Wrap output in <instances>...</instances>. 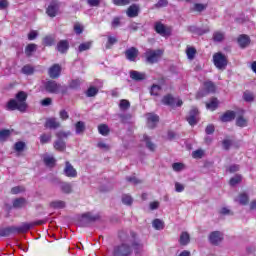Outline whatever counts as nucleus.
<instances>
[{"instance_id": "4468645a", "label": "nucleus", "mask_w": 256, "mask_h": 256, "mask_svg": "<svg viewBox=\"0 0 256 256\" xmlns=\"http://www.w3.org/2000/svg\"><path fill=\"white\" fill-rule=\"evenodd\" d=\"M235 117H237V114L233 110H227L220 116V121L222 123H229L233 120H235Z\"/></svg>"}, {"instance_id": "f3484780", "label": "nucleus", "mask_w": 256, "mask_h": 256, "mask_svg": "<svg viewBox=\"0 0 256 256\" xmlns=\"http://www.w3.org/2000/svg\"><path fill=\"white\" fill-rule=\"evenodd\" d=\"M237 41L241 49H245V47H249L251 44V38L247 34H241Z\"/></svg>"}, {"instance_id": "c03bdc74", "label": "nucleus", "mask_w": 256, "mask_h": 256, "mask_svg": "<svg viewBox=\"0 0 256 256\" xmlns=\"http://www.w3.org/2000/svg\"><path fill=\"white\" fill-rule=\"evenodd\" d=\"M225 39V34L221 31H216L213 33V41H216L217 43H221Z\"/></svg>"}, {"instance_id": "bf43d9fd", "label": "nucleus", "mask_w": 256, "mask_h": 256, "mask_svg": "<svg viewBox=\"0 0 256 256\" xmlns=\"http://www.w3.org/2000/svg\"><path fill=\"white\" fill-rule=\"evenodd\" d=\"M120 26H121V17L119 16L114 17L111 22L112 29H117V27H120Z\"/></svg>"}, {"instance_id": "9b49d317", "label": "nucleus", "mask_w": 256, "mask_h": 256, "mask_svg": "<svg viewBox=\"0 0 256 256\" xmlns=\"http://www.w3.org/2000/svg\"><path fill=\"white\" fill-rule=\"evenodd\" d=\"M199 115V110L197 108H192L189 112V116L186 118V121L191 125V127H194V125H197L199 120H197V116Z\"/></svg>"}, {"instance_id": "e2e57ef3", "label": "nucleus", "mask_w": 256, "mask_h": 256, "mask_svg": "<svg viewBox=\"0 0 256 256\" xmlns=\"http://www.w3.org/2000/svg\"><path fill=\"white\" fill-rule=\"evenodd\" d=\"M117 38L113 37V36H109L108 37V41L106 44V49H111V47H113V45H115V43H117Z\"/></svg>"}, {"instance_id": "a878e982", "label": "nucleus", "mask_w": 256, "mask_h": 256, "mask_svg": "<svg viewBox=\"0 0 256 256\" xmlns=\"http://www.w3.org/2000/svg\"><path fill=\"white\" fill-rule=\"evenodd\" d=\"M54 149L60 153H63L67 149V143L64 140L57 139L54 142Z\"/></svg>"}, {"instance_id": "2f4dec72", "label": "nucleus", "mask_w": 256, "mask_h": 256, "mask_svg": "<svg viewBox=\"0 0 256 256\" xmlns=\"http://www.w3.org/2000/svg\"><path fill=\"white\" fill-rule=\"evenodd\" d=\"M163 105H168L169 107H173L175 105V98L171 94H167L162 98Z\"/></svg>"}, {"instance_id": "09e8293b", "label": "nucleus", "mask_w": 256, "mask_h": 256, "mask_svg": "<svg viewBox=\"0 0 256 256\" xmlns=\"http://www.w3.org/2000/svg\"><path fill=\"white\" fill-rule=\"evenodd\" d=\"M68 87H69V89H74V90L80 89L81 88V80H79V79L71 80Z\"/></svg>"}, {"instance_id": "412c9836", "label": "nucleus", "mask_w": 256, "mask_h": 256, "mask_svg": "<svg viewBox=\"0 0 256 256\" xmlns=\"http://www.w3.org/2000/svg\"><path fill=\"white\" fill-rule=\"evenodd\" d=\"M56 49L59 53H67L69 51V41L67 40H60L57 43Z\"/></svg>"}, {"instance_id": "423d86ee", "label": "nucleus", "mask_w": 256, "mask_h": 256, "mask_svg": "<svg viewBox=\"0 0 256 256\" xmlns=\"http://www.w3.org/2000/svg\"><path fill=\"white\" fill-rule=\"evenodd\" d=\"M60 7L61 5L59 4V1L54 0L50 2L48 7L46 8V15H48V17H51V18L57 17V15L59 14Z\"/></svg>"}, {"instance_id": "c9c22d12", "label": "nucleus", "mask_w": 256, "mask_h": 256, "mask_svg": "<svg viewBox=\"0 0 256 256\" xmlns=\"http://www.w3.org/2000/svg\"><path fill=\"white\" fill-rule=\"evenodd\" d=\"M206 107L210 109V111H215L219 107V100L213 97L210 102L206 103Z\"/></svg>"}, {"instance_id": "864d4df0", "label": "nucleus", "mask_w": 256, "mask_h": 256, "mask_svg": "<svg viewBox=\"0 0 256 256\" xmlns=\"http://www.w3.org/2000/svg\"><path fill=\"white\" fill-rule=\"evenodd\" d=\"M186 55L188 59H195V55H197V49H195L194 47H188L186 49Z\"/></svg>"}, {"instance_id": "ddd939ff", "label": "nucleus", "mask_w": 256, "mask_h": 256, "mask_svg": "<svg viewBox=\"0 0 256 256\" xmlns=\"http://www.w3.org/2000/svg\"><path fill=\"white\" fill-rule=\"evenodd\" d=\"M64 175L70 178L77 177V170L71 165L70 161L65 162Z\"/></svg>"}, {"instance_id": "052dcab7", "label": "nucleus", "mask_w": 256, "mask_h": 256, "mask_svg": "<svg viewBox=\"0 0 256 256\" xmlns=\"http://www.w3.org/2000/svg\"><path fill=\"white\" fill-rule=\"evenodd\" d=\"M243 97L244 101H246L247 103H251L255 100V96L251 92H244Z\"/></svg>"}, {"instance_id": "72a5a7b5", "label": "nucleus", "mask_w": 256, "mask_h": 256, "mask_svg": "<svg viewBox=\"0 0 256 256\" xmlns=\"http://www.w3.org/2000/svg\"><path fill=\"white\" fill-rule=\"evenodd\" d=\"M152 227H154V229H156V231H161L163 229H165V222H163V220L161 219H154L152 222Z\"/></svg>"}, {"instance_id": "e433bc0d", "label": "nucleus", "mask_w": 256, "mask_h": 256, "mask_svg": "<svg viewBox=\"0 0 256 256\" xmlns=\"http://www.w3.org/2000/svg\"><path fill=\"white\" fill-rule=\"evenodd\" d=\"M11 137V130L9 129H2L0 130V143H5L8 138Z\"/></svg>"}, {"instance_id": "de8ad7c7", "label": "nucleus", "mask_w": 256, "mask_h": 256, "mask_svg": "<svg viewBox=\"0 0 256 256\" xmlns=\"http://www.w3.org/2000/svg\"><path fill=\"white\" fill-rule=\"evenodd\" d=\"M71 135V131L65 132V131H59L56 133V137L58 140L63 141V139H68Z\"/></svg>"}, {"instance_id": "f8f14e48", "label": "nucleus", "mask_w": 256, "mask_h": 256, "mask_svg": "<svg viewBox=\"0 0 256 256\" xmlns=\"http://www.w3.org/2000/svg\"><path fill=\"white\" fill-rule=\"evenodd\" d=\"M131 250L134 251L135 255H143L144 245L141 240H133L131 242Z\"/></svg>"}, {"instance_id": "f03ea898", "label": "nucleus", "mask_w": 256, "mask_h": 256, "mask_svg": "<svg viewBox=\"0 0 256 256\" xmlns=\"http://www.w3.org/2000/svg\"><path fill=\"white\" fill-rule=\"evenodd\" d=\"M213 63L216 69H219V71H225L227 69V65H229V60L223 52H216L213 54Z\"/></svg>"}, {"instance_id": "f704fd0d", "label": "nucleus", "mask_w": 256, "mask_h": 256, "mask_svg": "<svg viewBox=\"0 0 256 256\" xmlns=\"http://www.w3.org/2000/svg\"><path fill=\"white\" fill-rule=\"evenodd\" d=\"M35 51H37V44L31 43L25 47V54L27 57H31Z\"/></svg>"}, {"instance_id": "58836bf2", "label": "nucleus", "mask_w": 256, "mask_h": 256, "mask_svg": "<svg viewBox=\"0 0 256 256\" xmlns=\"http://www.w3.org/2000/svg\"><path fill=\"white\" fill-rule=\"evenodd\" d=\"M99 93V89L95 86H90L86 92V97H95Z\"/></svg>"}, {"instance_id": "b1692460", "label": "nucleus", "mask_w": 256, "mask_h": 256, "mask_svg": "<svg viewBox=\"0 0 256 256\" xmlns=\"http://www.w3.org/2000/svg\"><path fill=\"white\" fill-rule=\"evenodd\" d=\"M42 45H44V47H53V45H55V36L51 34L44 36L42 39Z\"/></svg>"}, {"instance_id": "39448f33", "label": "nucleus", "mask_w": 256, "mask_h": 256, "mask_svg": "<svg viewBox=\"0 0 256 256\" xmlns=\"http://www.w3.org/2000/svg\"><path fill=\"white\" fill-rule=\"evenodd\" d=\"M44 89L47 93L57 94L61 91V84L55 80H48L44 83Z\"/></svg>"}, {"instance_id": "2eb2a0df", "label": "nucleus", "mask_w": 256, "mask_h": 256, "mask_svg": "<svg viewBox=\"0 0 256 256\" xmlns=\"http://www.w3.org/2000/svg\"><path fill=\"white\" fill-rule=\"evenodd\" d=\"M44 127L46 129H59V127H61V123L57 121V118L51 117L46 119Z\"/></svg>"}, {"instance_id": "1a4fd4ad", "label": "nucleus", "mask_w": 256, "mask_h": 256, "mask_svg": "<svg viewBox=\"0 0 256 256\" xmlns=\"http://www.w3.org/2000/svg\"><path fill=\"white\" fill-rule=\"evenodd\" d=\"M61 71H63V68L59 64H53L48 69V75L50 79H59L61 77Z\"/></svg>"}, {"instance_id": "dca6fc26", "label": "nucleus", "mask_w": 256, "mask_h": 256, "mask_svg": "<svg viewBox=\"0 0 256 256\" xmlns=\"http://www.w3.org/2000/svg\"><path fill=\"white\" fill-rule=\"evenodd\" d=\"M31 229H33L31 223L24 222L21 226H14V233L21 235L23 233H28Z\"/></svg>"}, {"instance_id": "bb28decb", "label": "nucleus", "mask_w": 256, "mask_h": 256, "mask_svg": "<svg viewBox=\"0 0 256 256\" xmlns=\"http://www.w3.org/2000/svg\"><path fill=\"white\" fill-rule=\"evenodd\" d=\"M13 234H15V226L0 228V237H9V235Z\"/></svg>"}, {"instance_id": "a18cd8bd", "label": "nucleus", "mask_w": 256, "mask_h": 256, "mask_svg": "<svg viewBox=\"0 0 256 256\" xmlns=\"http://www.w3.org/2000/svg\"><path fill=\"white\" fill-rule=\"evenodd\" d=\"M91 45H93V42L89 41V42H84L82 44L79 45L78 47V51L80 53H83V51H89V49H91Z\"/></svg>"}, {"instance_id": "0e129e2a", "label": "nucleus", "mask_w": 256, "mask_h": 256, "mask_svg": "<svg viewBox=\"0 0 256 256\" xmlns=\"http://www.w3.org/2000/svg\"><path fill=\"white\" fill-rule=\"evenodd\" d=\"M204 153L203 150L198 149L192 152V157L193 159H203Z\"/></svg>"}, {"instance_id": "79ce46f5", "label": "nucleus", "mask_w": 256, "mask_h": 256, "mask_svg": "<svg viewBox=\"0 0 256 256\" xmlns=\"http://www.w3.org/2000/svg\"><path fill=\"white\" fill-rule=\"evenodd\" d=\"M26 144L23 141H18L14 144V151L17 153H21L25 151Z\"/></svg>"}, {"instance_id": "ea45409f", "label": "nucleus", "mask_w": 256, "mask_h": 256, "mask_svg": "<svg viewBox=\"0 0 256 256\" xmlns=\"http://www.w3.org/2000/svg\"><path fill=\"white\" fill-rule=\"evenodd\" d=\"M22 73L24 75H33L35 73V67L27 64L22 67Z\"/></svg>"}, {"instance_id": "a19ab883", "label": "nucleus", "mask_w": 256, "mask_h": 256, "mask_svg": "<svg viewBox=\"0 0 256 256\" xmlns=\"http://www.w3.org/2000/svg\"><path fill=\"white\" fill-rule=\"evenodd\" d=\"M248 120L243 117V115H240L236 118V125L237 127H247Z\"/></svg>"}, {"instance_id": "774afa93", "label": "nucleus", "mask_w": 256, "mask_h": 256, "mask_svg": "<svg viewBox=\"0 0 256 256\" xmlns=\"http://www.w3.org/2000/svg\"><path fill=\"white\" fill-rule=\"evenodd\" d=\"M59 117L61 121H67V119H69V112L65 109L60 110Z\"/></svg>"}, {"instance_id": "37998d69", "label": "nucleus", "mask_w": 256, "mask_h": 256, "mask_svg": "<svg viewBox=\"0 0 256 256\" xmlns=\"http://www.w3.org/2000/svg\"><path fill=\"white\" fill-rule=\"evenodd\" d=\"M161 86L157 84H153L150 88V95H154V97H158L159 93H161Z\"/></svg>"}, {"instance_id": "7c9ffc66", "label": "nucleus", "mask_w": 256, "mask_h": 256, "mask_svg": "<svg viewBox=\"0 0 256 256\" xmlns=\"http://www.w3.org/2000/svg\"><path fill=\"white\" fill-rule=\"evenodd\" d=\"M60 189L62 193H65L66 195L73 193V186L71 185V183L68 182H62L60 185Z\"/></svg>"}, {"instance_id": "13d9d810", "label": "nucleus", "mask_w": 256, "mask_h": 256, "mask_svg": "<svg viewBox=\"0 0 256 256\" xmlns=\"http://www.w3.org/2000/svg\"><path fill=\"white\" fill-rule=\"evenodd\" d=\"M242 181L241 176L236 175L235 177H232L229 181V185H231V187H235V185H239V183Z\"/></svg>"}, {"instance_id": "20e7f679", "label": "nucleus", "mask_w": 256, "mask_h": 256, "mask_svg": "<svg viewBox=\"0 0 256 256\" xmlns=\"http://www.w3.org/2000/svg\"><path fill=\"white\" fill-rule=\"evenodd\" d=\"M133 250L131 246L126 243H122L114 248L113 256H131Z\"/></svg>"}, {"instance_id": "7ed1b4c3", "label": "nucleus", "mask_w": 256, "mask_h": 256, "mask_svg": "<svg viewBox=\"0 0 256 256\" xmlns=\"http://www.w3.org/2000/svg\"><path fill=\"white\" fill-rule=\"evenodd\" d=\"M144 57L146 59V63H149L150 65H155V63H159V59L163 57V50L147 49L144 53Z\"/></svg>"}, {"instance_id": "338daca9", "label": "nucleus", "mask_w": 256, "mask_h": 256, "mask_svg": "<svg viewBox=\"0 0 256 256\" xmlns=\"http://www.w3.org/2000/svg\"><path fill=\"white\" fill-rule=\"evenodd\" d=\"M169 5L168 0H158V2L154 5L156 9H161L163 7H167Z\"/></svg>"}, {"instance_id": "9d476101", "label": "nucleus", "mask_w": 256, "mask_h": 256, "mask_svg": "<svg viewBox=\"0 0 256 256\" xmlns=\"http://www.w3.org/2000/svg\"><path fill=\"white\" fill-rule=\"evenodd\" d=\"M124 54L128 61L135 62L137 61V57H139V49L136 47H130L125 50Z\"/></svg>"}, {"instance_id": "473e14b6", "label": "nucleus", "mask_w": 256, "mask_h": 256, "mask_svg": "<svg viewBox=\"0 0 256 256\" xmlns=\"http://www.w3.org/2000/svg\"><path fill=\"white\" fill-rule=\"evenodd\" d=\"M85 122L83 121H78L75 124V131H76V135H83L85 133Z\"/></svg>"}, {"instance_id": "f257e3e1", "label": "nucleus", "mask_w": 256, "mask_h": 256, "mask_svg": "<svg viewBox=\"0 0 256 256\" xmlns=\"http://www.w3.org/2000/svg\"><path fill=\"white\" fill-rule=\"evenodd\" d=\"M27 92L19 91L15 95V99H10L6 104L7 111H19L26 113L29 105L27 104Z\"/></svg>"}, {"instance_id": "c756f323", "label": "nucleus", "mask_w": 256, "mask_h": 256, "mask_svg": "<svg viewBox=\"0 0 256 256\" xmlns=\"http://www.w3.org/2000/svg\"><path fill=\"white\" fill-rule=\"evenodd\" d=\"M98 132L103 137H107V135H109V133H111V129L109 128V125H107V124H99Z\"/></svg>"}, {"instance_id": "0eeeda50", "label": "nucleus", "mask_w": 256, "mask_h": 256, "mask_svg": "<svg viewBox=\"0 0 256 256\" xmlns=\"http://www.w3.org/2000/svg\"><path fill=\"white\" fill-rule=\"evenodd\" d=\"M154 30L158 33V35H161L162 37H170L172 33L171 27H167L161 22L155 23Z\"/></svg>"}, {"instance_id": "3c124183", "label": "nucleus", "mask_w": 256, "mask_h": 256, "mask_svg": "<svg viewBox=\"0 0 256 256\" xmlns=\"http://www.w3.org/2000/svg\"><path fill=\"white\" fill-rule=\"evenodd\" d=\"M119 107L122 111H127V109L131 107V102H129L127 99H122L120 100Z\"/></svg>"}, {"instance_id": "8fccbe9b", "label": "nucleus", "mask_w": 256, "mask_h": 256, "mask_svg": "<svg viewBox=\"0 0 256 256\" xmlns=\"http://www.w3.org/2000/svg\"><path fill=\"white\" fill-rule=\"evenodd\" d=\"M113 5L116 7H125L131 4V0H112Z\"/></svg>"}, {"instance_id": "6ab92c4d", "label": "nucleus", "mask_w": 256, "mask_h": 256, "mask_svg": "<svg viewBox=\"0 0 256 256\" xmlns=\"http://www.w3.org/2000/svg\"><path fill=\"white\" fill-rule=\"evenodd\" d=\"M127 17L133 19L134 17H139V6L136 4L130 5L126 10Z\"/></svg>"}, {"instance_id": "cd10ccee", "label": "nucleus", "mask_w": 256, "mask_h": 256, "mask_svg": "<svg viewBox=\"0 0 256 256\" xmlns=\"http://www.w3.org/2000/svg\"><path fill=\"white\" fill-rule=\"evenodd\" d=\"M203 85L206 93H215L217 91V86L211 80L205 81Z\"/></svg>"}, {"instance_id": "4d7b16f0", "label": "nucleus", "mask_w": 256, "mask_h": 256, "mask_svg": "<svg viewBox=\"0 0 256 256\" xmlns=\"http://www.w3.org/2000/svg\"><path fill=\"white\" fill-rule=\"evenodd\" d=\"M51 134H42L40 135V143L41 145H45L46 143H49L51 141Z\"/></svg>"}, {"instance_id": "69168bd1", "label": "nucleus", "mask_w": 256, "mask_h": 256, "mask_svg": "<svg viewBox=\"0 0 256 256\" xmlns=\"http://www.w3.org/2000/svg\"><path fill=\"white\" fill-rule=\"evenodd\" d=\"M184 168H185V165L183 163L176 162L172 164L173 171H176V172L183 171Z\"/></svg>"}, {"instance_id": "4be33fe9", "label": "nucleus", "mask_w": 256, "mask_h": 256, "mask_svg": "<svg viewBox=\"0 0 256 256\" xmlns=\"http://www.w3.org/2000/svg\"><path fill=\"white\" fill-rule=\"evenodd\" d=\"M130 78L133 81H145V79H147V76L145 75V73L132 70L130 71Z\"/></svg>"}, {"instance_id": "393cba45", "label": "nucleus", "mask_w": 256, "mask_h": 256, "mask_svg": "<svg viewBox=\"0 0 256 256\" xmlns=\"http://www.w3.org/2000/svg\"><path fill=\"white\" fill-rule=\"evenodd\" d=\"M26 205H27V199L23 197L16 198L13 201L14 209H23V207H26Z\"/></svg>"}, {"instance_id": "5fc2aeb1", "label": "nucleus", "mask_w": 256, "mask_h": 256, "mask_svg": "<svg viewBox=\"0 0 256 256\" xmlns=\"http://www.w3.org/2000/svg\"><path fill=\"white\" fill-rule=\"evenodd\" d=\"M122 203H123L124 205H128V206L133 205V197H131V195L124 194V195L122 196Z\"/></svg>"}, {"instance_id": "a211bd4d", "label": "nucleus", "mask_w": 256, "mask_h": 256, "mask_svg": "<svg viewBox=\"0 0 256 256\" xmlns=\"http://www.w3.org/2000/svg\"><path fill=\"white\" fill-rule=\"evenodd\" d=\"M159 123V116L156 114H148L147 117V125L149 129H155L157 127V124Z\"/></svg>"}, {"instance_id": "49530a36", "label": "nucleus", "mask_w": 256, "mask_h": 256, "mask_svg": "<svg viewBox=\"0 0 256 256\" xmlns=\"http://www.w3.org/2000/svg\"><path fill=\"white\" fill-rule=\"evenodd\" d=\"M46 167H55V163L57 160H55L54 157L47 156L43 159Z\"/></svg>"}, {"instance_id": "c85d7f7f", "label": "nucleus", "mask_w": 256, "mask_h": 256, "mask_svg": "<svg viewBox=\"0 0 256 256\" xmlns=\"http://www.w3.org/2000/svg\"><path fill=\"white\" fill-rule=\"evenodd\" d=\"M143 141L144 143H146V147L147 149H149V151H155L157 146L155 145V143H153V141H151V137L147 136V134H144Z\"/></svg>"}, {"instance_id": "6e6552de", "label": "nucleus", "mask_w": 256, "mask_h": 256, "mask_svg": "<svg viewBox=\"0 0 256 256\" xmlns=\"http://www.w3.org/2000/svg\"><path fill=\"white\" fill-rule=\"evenodd\" d=\"M208 240L211 245L217 247L223 242V233H221L220 231H213L209 234Z\"/></svg>"}, {"instance_id": "5701e85b", "label": "nucleus", "mask_w": 256, "mask_h": 256, "mask_svg": "<svg viewBox=\"0 0 256 256\" xmlns=\"http://www.w3.org/2000/svg\"><path fill=\"white\" fill-rule=\"evenodd\" d=\"M82 219L84 223H95V221H99V215H93L91 212L82 214Z\"/></svg>"}, {"instance_id": "6e6d98bb", "label": "nucleus", "mask_w": 256, "mask_h": 256, "mask_svg": "<svg viewBox=\"0 0 256 256\" xmlns=\"http://www.w3.org/2000/svg\"><path fill=\"white\" fill-rule=\"evenodd\" d=\"M207 7H208V4L195 3L193 9L197 13H202V11H205V9H207Z\"/></svg>"}, {"instance_id": "680f3d73", "label": "nucleus", "mask_w": 256, "mask_h": 256, "mask_svg": "<svg viewBox=\"0 0 256 256\" xmlns=\"http://www.w3.org/2000/svg\"><path fill=\"white\" fill-rule=\"evenodd\" d=\"M25 187L23 186H15L11 189L12 195H19V193H24Z\"/></svg>"}, {"instance_id": "aec40b11", "label": "nucleus", "mask_w": 256, "mask_h": 256, "mask_svg": "<svg viewBox=\"0 0 256 256\" xmlns=\"http://www.w3.org/2000/svg\"><path fill=\"white\" fill-rule=\"evenodd\" d=\"M189 243H191V235H189V232H181L179 238V244L181 245V247H187Z\"/></svg>"}, {"instance_id": "4c0bfd02", "label": "nucleus", "mask_w": 256, "mask_h": 256, "mask_svg": "<svg viewBox=\"0 0 256 256\" xmlns=\"http://www.w3.org/2000/svg\"><path fill=\"white\" fill-rule=\"evenodd\" d=\"M50 207L52 209H65V201L63 200H56L50 203Z\"/></svg>"}, {"instance_id": "603ef678", "label": "nucleus", "mask_w": 256, "mask_h": 256, "mask_svg": "<svg viewBox=\"0 0 256 256\" xmlns=\"http://www.w3.org/2000/svg\"><path fill=\"white\" fill-rule=\"evenodd\" d=\"M239 199L240 205H249V195L247 193H241Z\"/></svg>"}]
</instances>
